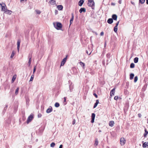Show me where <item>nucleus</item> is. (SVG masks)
<instances>
[{
  "mask_svg": "<svg viewBox=\"0 0 148 148\" xmlns=\"http://www.w3.org/2000/svg\"><path fill=\"white\" fill-rule=\"evenodd\" d=\"M70 91H71H71H72V89H71V88L70 87Z\"/></svg>",
  "mask_w": 148,
  "mask_h": 148,
  "instance_id": "052dcab7",
  "label": "nucleus"
},
{
  "mask_svg": "<svg viewBox=\"0 0 148 148\" xmlns=\"http://www.w3.org/2000/svg\"><path fill=\"white\" fill-rule=\"evenodd\" d=\"M147 120H148V119H147ZM147 123H148V121H147Z\"/></svg>",
  "mask_w": 148,
  "mask_h": 148,
  "instance_id": "e2e57ef3",
  "label": "nucleus"
},
{
  "mask_svg": "<svg viewBox=\"0 0 148 148\" xmlns=\"http://www.w3.org/2000/svg\"><path fill=\"white\" fill-rule=\"evenodd\" d=\"M67 56H66L65 58H64L62 60L61 63L60 65V66H63L64 64L66 62L67 60Z\"/></svg>",
  "mask_w": 148,
  "mask_h": 148,
  "instance_id": "39448f33",
  "label": "nucleus"
},
{
  "mask_svg": "<svg viewBox=\"0 0 148 148\" xmlns=\"http://www.w3.org/2000/svg\"><path fill=\"white\" fill-rule=\"evenodd\" d=\"M36 13L38 14H40L41 13V12L39 10H36Z\"/></svg>",
  "mask_w": 148,
  "mask_h": 148,
  "instance_id": "58836bf2",
  "label": "nucleus"
},
{
  "mask_svg": "<svg viewBox=\"0 0 148 148\" xmlns=\"http://www.w3.org/2000/svg\"><path fill=\"white\" fill-rule=\"evenodd\" d=\"M118 30L117 27L115 26L114 28V31L116 33L117 32Z\"/></svg>",
  "mask_w": 148,
  "mask_h": 148,
  "instance_id": "2f4dec72",
  "label": "nucleus"
},
{
  "mask_svg": "<svg viewBox=\"0 0 148 148\" xmlns=\"http://www.w3.org/2000/svg\"><path fill=\"white\" fill-rule=\"evenodd\" d=\"M86 53L87 54H88L89 55H90L91 54V51H90V53H89L88 51L87 50H86Z\"/></svg>",
  "mask_w": 148,
  "mask_h": 148,
  "instance_id": "79ce46f5",
  "label": "nucleus"
},
{
  "mask_svg": "<svg viewBox=\"0 0 148 148\" xmlns=\"http://www.w3.org/2000/svg\"><path fill=\"white\" fill-rule=\"evenodd\" d=\"M99 103V101L98 100H97L96 102L95 103L94 106H93V108H95L97 106L98 104Z\"/></svg>",
  "mask_w": 148,
  "mask_h": 148,
  "instance_id": "aec40b11",
  "label": "nucleus"
},
{
  "mask_svg": "<svg viewBox=\"0 0 148 148\" xmlns=\"http://www.w3.org/2000/svg\"><path fill=\"white\" fill-rule=\"evenodd\" d=\"M146 2L147 4H148V0H146Z\"/></svg>",
  "mask_w": 148,
  "mask_h": 148,
  "instance_id": "13d9d810",
  "label": "nucleus"
},
{
  "mask_svg": "<svg viewBox=\"0 0 148 148\" xmlns=\"http://www.w3.org/2000/svg\"><path fill=\"white\" fill-rule=\"evenodd\" d=\"M0 5L2 8V11H4V12H6V11L7 10V9L5 4L3 3H0Z\"/></svg>",
  "mask_w": 148,
  "mask_h": 148,
  "instance_id": "f03ea898",
  "label": "nucleus"
},
{
  "mask_svg": "<svg viewBox=\"0 0 148 148\" xmlns=\"http://www.w3.org/2000/svg\"><path fill=\"white\" fill-rule=\"evenodd\" d=\"M104 34V33L103 32H101V33H100V35L101 36H102Z\"/></svg>",
  "mask_w": 148,
  "mask_h": 148,
  "instance_id": "a18cd8bd",
  "label": "nucleus"
},
{
  "mask_svg": "<svg viewBox=\"0 0 148 148\" xmlns=\"http://www.w3.org/2000/svg\"><path fill=\"white\" fill-rule=\"evenodd\" d=\"M135 66V64L133 63H132L130 65V67L131 68H134Z\"/></svg>",
  "mask_w": 148,
  "mask_h": 148,
  "instance_id": "cd10ccee",
  "label": "nucleus"
},
{
  "mask_svg": "<svg viewBox=\"0 0 148 148\" xmlns=\"http://www.w3.org/2000/svg\"><path fill=\"white\" fill-rule=\"evenodd\" d=\"M84 2V0H80L78 2L79 5L80 6H82Z\"/></svg>",
  "mask_w": 148,
  "mask_h": 148,
  "instance_id": "ddd939ff",
  "label": "nucleus"
},
{
  "mask_svg": "<svg viewBox=\"0 0 148 148\" xmlns=\"http://www.w3.org/2000/svg\"><path fill=\"white\" fill-rule=\"evenodd\" d=\"M8 105H6V106H5V107L4 108V109L5 110L7 109V108H8Z\"/></svg>",
  "mask_w": 148,
  "mask_h": 148,
  "instance_id": "de8ad7c7",
  "label": "nucleus"
},
{
  "mask_svg": "<svg viewBox=\"0 0 148 148\" xmlns=\"http://www.w3.org/2000/svg\"><path fill=\"white\" fill-rule=\"evenodd\" d=\"M52 111V108L51 106L49 107V108L47 110L46 112L47 113H50Z\"/></svg>",
  "mask_w": 148,
  "mask_h": 148,
  "instance_id": "1a4fd4ad",
  "label": "nucleus"
},
{
  "mask_svg": "<svg viewBox=\"0 0 148 148\" xmlns=\"http://www.w3.org/2000/svg\"><path fill=\"white\" fill-rule=\"evenodd\" d=\"M113 22V20L112 18H109L107 21L108 23L110 24H112Z\"/></svg>",
  "mask_w": 148,
  "mask_h": 148,
  "instance_id": "2eb2a0df",
  "label": "nucleus"
},
{
  "mask_svg": "<svg viewBox=\"0 0 148 148\" xmlns=\"http://www.w3.org/2000/svg\"><path fill=\"white\" fill-rule=\"evenodd\" d=\"M145 133L144 134V136L145 137L147 134H148V132L147 131L146 129H145Z\"/></svg>",
  "mask_w": 148,
  "mask_h": 148,
  "instance_id": "c85d7f7f",
  "label": "nucleus"
},
{
  "mask_svg": "<svg viewBox=\"0 0 148 148\" xmlns=\"http://www.w3.org/2000/svg\"><path fill=\"white\" fill-rule=\"evenodd\" d=\"M33 118V116L32 114H31L28 117L27 120V123H28L30 121H31Z\"/></svg>",
  "mask_w": 148,
  "mask_h": 148,
  "instance_id": "423d86ee",
  "label": "nucleus"
},
{
  "mask_svg": "<svg viewBox=\"0 0 148 148\" xmlns=\"http://www.w3.org/2000/svg\"><path fill=\"white\" fill-rule=\"evenodd\" d=\"M126 143V140L123 137L121 138L120 139V144L121 145H124Z\"/></svg>",
  "mask_w": 148,
  "mask_h": 148,
  "instance_id": "7ed1b4c3",
  "label": "nucleus"
},
{
  "mask_svg": "<svg viewBox=\"0 0 148 148\" xmlns=\"http://www.w3.org/2000/svg\"><path fill=\"white\" fill-rule=\"evenodd\" d=\"M145 1V0H139V3L141 4L143 3Z\"/></svg>",
  "mask_w": 148,
  "mask_h": 148,
  "instance_id": "f704fd0d",
  "label": "nucleus"
},
{
  "mask_svg": "<svg viewBox=\"0 0 148 148\" xmlns=\"http://www.w3.org/2000/svg\"><path fill=\"white\" fill-rule=\"evenodd\" d=\"M60 104L56 102L55 104V106L56 107H58L59 106Z\"/></svg>",
  "mask_w": 148,
  "mask_h": 148,
  "instance_id": "c756f323",
  "label": "nucleus"
},
{
  "mask_svg": "<svg viewBox=\"0 0 148 148\" xmlns=\"http://www.w3.org/2000/svg\"><path fill=\"white\" fill-rule=\"evenodd\" d=\"M98 141L97 139V138L95 139V141L94 143V145L97 146L98 145Z\"/></svg>",
  "mask_w": 148,
  "mask_h": 148,
  "instance_id": "393cba45",
  "label": "nucleus"
},
{
  "mask_svg": "<svg viewBox=\"0 0 148 148\" xmlns=\"http://www.w3.org/2000/svg\"><path fill=\"white\" fill-rule=\"evenodd\" d=\"M16 78H14V77L12 79V81L13 82L15 80Z\"/></svg>",
  "mask_w": 148,
  "mask_h": 148,
  "instance_id": "49530a36",
  "label": "nucleus"
},
{
  "mask_svg": "<svg viewBox=\"0 0 148 148\" xmlns=\"http://www.w3.org/2000/svg\"><path fill=\"white\" fill-rule=\"evenodd\" d=\"M95 114L94 113H93L92 114L91 117H92V120L91 121V122L92 123H93L94 122V120L95 117Z\"/></svg>",
  "mask_w": 148,
  "mask_h": 148,
  "instance_id": "0eeeda50",
  "label": "nucleus"
},
{
  "mask_svg": "<svg viewBox=\"0 0 148 148\" xmlns=\"http://www.w3.org/2000/svg\"><path fill=\"white\" fill-rule=\"evenodd\" d=\"M79 64H80V65L81 66H82L83 67V68H84V67L85 66L84 63L82 62H79Z\"/></svg>",
  "mask_w": 148,
  "mask_h": 148,
  "instance_id": "a878e982",
  "label": "nucleus"
},
{
  "mask_svg": "<svg viewBox=\"0 0 148 148\" xmlns=\"http://www.w3.org/2000/svg\"><path fill=\"white\" fill-rule=\"evenodd\" d=\"M86 11V9L84 8H81L80 9L79 12L80 13H82V12H85Z\"/></svg>",
  "mask_w": 148,
  "mask_h": 148,
  "instance_id": "dca6fc26",
  "label": "nucleus"
},
{
  "mask_svg": "<svg viewBox=\"0 0 148 148\" xmlns=\"http://www.w3.org/2000/svg\"><path fill=\"white\" fill-rule=\"evenodd\" d=\"M75 120L74 119H73L72 122V124L73 125H74L75 123Z\"/></svg>",
  "mask_w": 148,
  "mask_h": 148,
  "instance_id": "a19ab883",
  "label": "nucleus"
},
{
  "mask_svg": "<svg viewBox=\"0 0 148 148\" xmlns=\"http://www.w3.org/2000/svg\"><path fill=\"white\" fill-rule=\"evenodd\" d=\"M20 40H18L17 41V49L18 51H19V49L20 48Z\"/></svg>",
  "mask_w": 148,
  "mask_h": 148,
  "instance_id": "f8f14e48",
  "label": "nucleus"
},
{
  "mask_svg": "<svg viewBox=\"0 0 148 148\" xmlns=\"http://www.w3.org/2000/svg\"><path fill=\"white\" fill-rule=\"evenodd\" d=\"M19 88L18 87L16 90L15 94L16 95H17L18 93Z\"/></svg>",
  "mask_w": 148,
  "mask_h": 148,
  "instance_id": "bb28decb",
  "label": "nucleus"
},
{
  "mask_svg": "<svg viewBox=\"0 0 148 148\" xmlns=\"http://www.w3.org/2000/svg\"><path fill=\"white\" fill-rule=\"evenodd\" d=\"M66 97H64V102H66Z\"/></svg>",
  "mask_w": 148,
  "mask_h": 148,
  "instance_id": "09e8293b",
  "label": "nucleus"
},
{
  "mask_svg": "<svg viewBox=\"0 0 148 148\" xmlns=\"http://www.w3.org/2000/svg\"><path fill=\"white\" fill-rule=\"evenodd\" d=\"M5 12L7 14H11L12 13V11L11 10H7L6 11V12Z\"/></svg>",
  "mask_w": 148,
  "mask_h": 148,
  "instance_id": "4be33fe9",
  "label": "nucleus"
},
{
  "mask_svg": "<svg viewBox=\"0 0 148 148\" xmlns=\"http://www.w3.org/2000/svg\"><path fill=\"white\" fill-rule=\"evenodd\" d=\"M142 143H143V147L145 148L147 146H148L147 142H146L144 143V142L143 141L142 142Z\"/></svg>",
  "mask_w": 148,
  "mask_h": 148,
  "instance_id": "9b49d317",
  "label": "nucleus"
},
{
  "mask_svg": "<svg viewBox=\"0 0 148 148\" xmlns=\"http://www.w3.org/2000/svg\"><path fill=\"white\" fill-rule=\"evenodd\" d=\"M62 146H63V145H60L59 148H62Z\"/></svg>",
  "mask_w": 148,
  "mask_h": 148,
  "instance_id": "603ef678",
  "label": "nucleus"
},
{
  "mask_svg": "<svg viewBox=\"0 0 148 148\" xmlns=\"http://www.w3.org/2000/svg\"><path fill=\"white\" fill-rule=\"evenodd\" d=\"M42 114L40 113H39L38 115V118H40L42 116Z\"/></svg>",
  "mask_w": 148,
  "mask_h": 148,
  "instance_id": "4c0bfd02",
  "label": "nucleus"
},
{
  "mask_svg": "<svg viewBox=\"0 0 148 148\" xmlns=\"http://www.w3.org/2000/svg\"><path fill=\"white\" fill-rule=\"evenodd\" d=\"M114 124V122L113 121H111L109 123V125L111 127H112Z\"/></svg>",
  "mask_w": 148,
  "mask_h": 148,
  "instance_id": "412c9836",
  "label": "nucleus"
},
{
  "mask_svg": "<svg viewBox=\"0 0 148 148\" xmlns=\"http://www.w3.org/2000/svg\"><path fill=\"white\" fill-rule=\"evenodd\" d=\"M88 5L90 7H92L94 5L95 3L93 1V0H92L91 1H88Z\"/></svg>",
  "mask_w": 148,
  "mask_h": 148,
  "instance_id": "20e7f679",
  "label": "nucleus"
},
{
  "mask_svg": "<svg viewBox=\"0 0 148 148\" xmlns=\"http://www.w3.org/2000/svg\"><path fill=\"white\" fill-rule=\"evenodd\" d=\"M118 98L119 97L118 96H116L114 97V100H116L118 99Z\"/></svg>",
  "mask_w": 148,
  "mask_h": 148,
  "instance_id": "ea45409f",
  "label": "nucleus"
},
{
  "mask_svg": "<svg viewBox=\"0 0 148 148\" xmlns=\"http://www.w3.org/2000/svg\"><path fill=\"white\" fill-rule=\"evenodd\" d=\"M34 77V74L32 75H31V77L30 78V81H32L33 80Z\"/></svg>",
  "mask_w": 148,
  "mask_h": 148,
  "instance_id": "7c9ffc66",
  "label": "nucleus"
},
{
  "mask_svg": "<svg viewBox=\"0 0 148 148\" xmlns=\"http://www.w3.org/2000/svg\"><path fill=\"white\" fill-rule=\"evenodd\" d=\"M55 143H54L53 142L51 143V144H50V146L51 147H53L55 146Z\"/></svg>",
  "mask_w": 148,
  "mask_h": 148,
  "instance_id": "473e14b6",
  "label": "nucleus"
},
{
  "mask_svg": "<svg viewBox=\"0 0 148 148\" xmlns=\"http://www.w3.org/2000/svg\"><path fill=\"white\" fill-rule=\"evenodd\" d=\"M93 95L95 96V97H96V98H97V95L95 93H94L93 94Z\"/></svg>",
  "mask_w": 148,
  "mask_h": 148,
  "instance_id": "c03bdc74",
  "label": "nucleus"
},
{
  "mask_svg": "<svg viewBox=\"0 0 148 148\" xmlns=\"http://www.w3.org/2000/svg\"><path fill=\"white\" fill-rule=\"evenodd\" d=\"M119 3L120 4H121V0H119Z\"/></svg>",
  "mask_w": 148,
  "mask_h": 148,
  "instance_id": "8fccbe9b",
  "label": "nucleus"
},
{
  "mask_svg": "<svg viewBox=\"0 0 148 148\" xmlns=\"http://www.w3.org/2000/svg\"><path fill=\"white\" fill-rule=\"evenodd\" d=\"M138 80V77L137 76H136L135 78H134V82H136Z\"/></svg>",
  "mask_w": 148,
  "mask_h": 148,
  "instance_id": "c9c22d12",
  "label": "nucleus"
},
{
  "mask_svg": "<svg viewBox=\"0 0 148 148\" xmlns=\"http://www.w3.org/2000/svg\"><path fill=\"white\" fill-rule=\"evenodd\" d=\"M138 57L135 58L134 60V63H136L138 61Z\"/></svg>",
  "mask_w": 148,
  "mask_h": 148,
  "instance_id": "5701e85b",
  "label": "nucleus"
},
{
  "mask_svg": "<svg viewBox=\"0 0 148 148\" xmlns=\"http://www.w3.org/2000/svg\"><path fill=\"white\" fill-rule=\"evenodd\" d=\"M101 132V130H99V132Z\"/></svg>",
  "mask_w": 148,
  "mask_h": 148,
  "instance_id": "bf43d9fd",
  "label": "nucleus"
},
{
  "mask_svg": "<svg viewBox=\"0 0 148 148\" xmlns=\"http://www.w3.org/2000/svg\"><path fill=\"white\" fill-rule=\"evenodd\" d=\"M58 11L57 10H56L55 11V13L56 14H58Z\"/></svg>",
  "mask_w": 148,
  "mask_h": 148,
  "instance_id": "3c124183",
  "label": "nucleus"
},
{
  "mask_svg": "<svg viewBox=\"0 0 148 148\" xmlns=\"http://www.w3.org/2000/svg\"><path fill=\"white\" fill-rule=\"evenodd\" d=\"M49 3L51 5H55L56 4V2L54 0H51L49 1Z\"/></svg>",
  "mask_w": 148,
  "mask_h": 148,
  "instance_id": "6ab92c4d",
  "label": "nucleus"
},
{
  "mask_svg": "<svg viewBox=\"0 0 148 148\" xmlns=\"http://www.w3.org/2000/svg\"><path fill=\"white\" fill-rule=\"evenodd\" d=\"M119 23V21H118L117 22V23H116L115 27H117Z\"/></svg>",
  "mask_w": 148,
  "mask_h": 148,
  "instance_id": "37998d69",
  "label": "nucleus"
},
{
  "mask_svg": "<svg viewBox=\"0 0 148 148\" xmlns=\"http://www.w3.org/2000/svg\"><path fill=\"white\" fill-rule=\"evenodd\" d=\"M115 88L113 89L110 91V96L112 97L114 95L115 92Z\"/></svg>",
  "mask_w": 148,
  "mask_h": 148,
  "instance_id": "6e6552de",
  "label": "nucleus"
},
{
  "mask_svg": "<svg viewBox=\"0 0 148 148\" xmlns=\"http://www.w3.org/2000/svg\"><path fill=\"white\" fill-rule=\"evenodd\" d=\"M57 8L59 10H61L63 9V6L61 5H58L57 6Z\"/></svg>",
  "mask_w": 148,
  "mask_h": 148,
  "instance_id": "f3484780",
  "label": "nucleus"
},
{
  "mask_svg": "<svg viewBox=\"0 0 148 148\" xmlns=\"http://www.w3.org/2000/svg\"><path fill=\"white\" fill-rule=\"evenodd\" d=\"M134 76V74L133 73H131L130 75V79L131 80L133 79Z\"/></svg>",
  "mask_w": 148,
  "mask_h": 148,
  "instance_id": "b1692460",
  "label": "nucleus"
},
{
  "mask_svg": "<svg viewBox=\"0 0 148 148\" xmlns=\"http://www.w3.org/2000/svg\"><path fill=\"white\" fill-rule=\"evenodd\" d=\"M53 24L54 27L57 30L60 29L62 27V25L60 23H53Z\"/></svg>",
  "mask_w": 148,
  "mask_h": 148,
  "instance_id": "f257e3e1",
  "label": "nucleus"
},
{
  "mask_svg": "<svg viewBox=\"0 0 148 148\" xmlns=\"http://www.w3.org/2000/svg\"><path fill=\"white\" fill-rule=\"evenodd\" d=\"M28 58H29V60L27 65L28 66H30L31 63L32 61V58L29 55L28 56Z\"/></svg>",
  "mask_w": 148,
  "mask_h": 148,
  "instance_id": "9d476101",
  "label": "nucleus"
},
{
  "mask_svg": "<svg viewBox=\"0 0 148 148\" xmlns=\"http://www.w3.org/2000/svg\"><path fill=\"white\" fill-rule=\"evenodd\" d=\"M112 5H114L115 4H114V3H112Z\"/></svg>",
  "mask_w": 148,
  "mask_h": 148,
  "instance_id": "680f3d73",
  "label": "nucleus"
},
{
  "mask_svg": "<svg viewBox=\"0 0 148 148\" xmlns=\"http://www.w3.org/2000/svg\"><path fill=\"white\" fill-rule=\"evenodd\" d=\"M92 32H93V33H95V35H97L98 34H97V32H93V31Z\"/></svg>",
  "mask_w": 148,
  "mask_h": 148,
  "instance_id": "864d4df0",
  "label": "nucleus"
},
{
  "mask_svg": "<svg viewBox=\"0 0 148 148\" xmlns=\"http://www.w3.org/2000/svg\"><path fill=\"white\" fill-rule=\"evenodd\" d=\"M117 16L116 14H113L112 16V19L114 20H117Z\"/></svg>",
  "mask_w": 148,
  "mask_h": 148,
  "instance_id": "a211bd4d",
  "label": "nucleus"
},
{
  "mask_svg": "<svg viewBox=\"0 0 148 148\" xmlns=\"http://www.w3.org/2000/svg\"><path fill=\"white\" fill-rule=\"evenodd\" d=\"M138 116H139V117H140L141 116V114H138Z\"/></svg>",
  "mask_w": 148,
  "mask_h": 148,
  "instance_id": "6e6d98bb",
  "label": "nucleus"
},
{
  "mask_svg": "<svg viewBox=\"0 0 148 148\" xmlns=\"http://www.w3.org/2000/svg\"><path fill=\"white\" fill-rule=\"evenodd\" d=\"M27 1V0H21V2L25 1Z\"/></svg>",
  "mask_w": 148,
  "mask_h": 148,
  "instance_id": "4d7b16f0",
  "label": "nucleus"
},
{
  "mask_svg": "<svg viewBox=\"0 0 148 148\" xmlns=\"http://www.w3.org/2000/svg\"><path fill=\"white\" fill-rule=\"evenodd\" d=\"M131 3L132 4H133V5H135V3L134 2H133L132 1H131Z\"/></svg>",
  "mask_w": 148,
  "mask_h": 148,
  "instance_id": "5fc2aeb1",
  "label": "nucleus"
},
{
  "mask_svg": "<svg viewBox=\"0 0 148 148\" xmlns=\"http://www.w3.org/2000/svg\"><path fill=\"white\" fill-rule=\"evenodd\" d=\"M36 66H34V70H33V73H34L35 72L36 70Z\"/></svg>",
  "mask_w": 148,
  "mask_h": 148,
  "instance_id": "e433bc0d",
  "label": "nucleus"
},
{
  "mask_svg": "<svg viewBox=\"0 0 148 148\" xmlns=\"http://www.w3.org/2000/svg\"><path fill=\"white\" fill-rule=\"evenodd\" d=\"M14 54H15V53H14V51H13L12 52L10 57L11 58H12L14 56Z\"/></svg>",
  "mask_w": 148,
  "mask_h": 148,
  "instance_id": "72a5a7b5",
  "label": "nucleus"
},
{
  "mask_svg": "<svg viewBox=\"0 0 148 148\" xmlns=\"http://www.w3.org/2000/svg\"><path fill=\"white\" fill-rule=\"evenodd\" d=\"M74 18V16L73 13L72 14V17L70 21V25L72 23Z\"/></svg>",
  "mask_w": 148,
  "mask_h": 148,
  "instance_id": "4468645a",
  "label": "nucleus"
}]
</instances>
